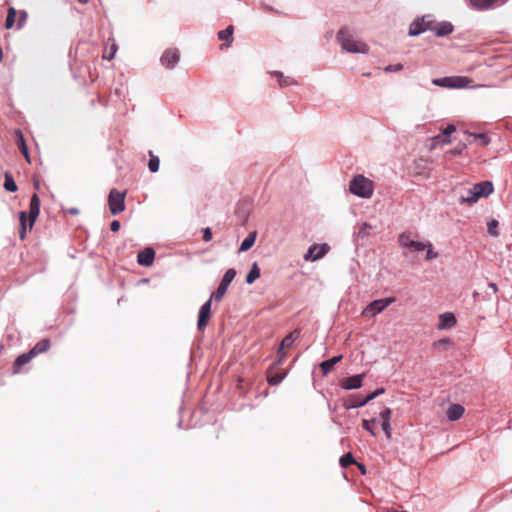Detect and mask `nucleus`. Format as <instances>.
I'll list each match as a JSON object with an SVG mask.
<instances>
[{"instance_id": "nucleus-44", "label": "nucleus", "mask_w": 512, "mask_h": 512, "mask_svg": "<svg viewBox=\"0 0 512 512\" xmlns=\"http://www.w3.org/2000/svg\"><path fill=\"white\" fill-rule=\"evenodd\" d=\"M28 18V13L26 11H20L19 20H18V28H22Z\"/></svg>"}, {"instance_id": "nucleus-32", "label": "nucleus", "mask_w": 512, "mask_h": 512, "mask_svg": "<svg viewBox=\"0 0 512 512\" xmlns=\"http://www.w3.org/2000/svg\"><path fill=\"white\" fill-rule=\"evenodd\" d=\"M339 462H340L341 467H343V468H346V467H348L349 465H351V464H355V463H356V461H355V459H354V457H353L352 453H350V452H349V453L344 454V455L340 458V461H339Z\"/></svg>"}, {"instance_id": "nucleus-2", "label": "nucleus", "mask_w": 512, "mask_h": 512, "mask_svg": "<svg viewBox=\"0 0 512 512\" xmlns=\"http://www.w3.org/2000/svg\"><path fill=\"white\" fill-rule=\"evenodd\" d=\"M352 194L361 198H371L374 192L373 182L362 174L353 177L349 184Z\"/></svg>"}, {"instance_id": "nucleus-5", "label": "nucleus", "mask_w": 512, "mask_h": 512, "mask_svg": "<svg viewBox=\"0 0 512 512\" xmlns=\"http://www.w3.org/2000/svg\"><path fill=\"white\" fill-rule=\"evenodd\" d=\"M395 302L394 297H388L383 299H378L372 301L370 304H368L364 310L362 311L363 316H375L379 313H381L385 308H387L390 304Z\"/></svg>"}, {"instance_id": "nucleus-12", "label": "nucleus", "mask_w": 512, "mask_h": 512, "mask_svg": "<svg viewBox=\"0 0 512 512\" xmlns=\"http://www.w3.org/2000/svg\"><path fill=\"white\" fill-rule=\"evenodd\" d=\"M328 251L327 244H323L321 246H318L316 244L309 247L307 253L304 256V259L306 261H316L320 258H322Z\"/></svg>"}, {"instance_id": "nucleus-42", "label": "nucleus", "mask_w": 512, "mask_h": 512, "mask_svg": "<svg viewBox=\"0 0 512 512\" xmlns=\"http://www.w3.org/2000/svg\"><path fill=\"white\" fill-rule=\"evenodd\" d=\"M426 245H427L426 260H432V259L436 258L438 256V253L433 251L431 243H428Z\"/></svg>"}, {"instance_id": "nucleus-46", "label": "nucleus", "mask_w": 512, "mask_h": 512, "mask_svg": "<svg viewBox=\"0 0 512 512\" xmlns=\"http://www.w3.org/2000/svg\"><path fill=\"white\" fill-rule=\"evenodd\" d=\"M465 148H466V144H465V143H459V144L457 145V147H456L455 149H453V150L449 151V153L454 154V155H456V154H461V153H462V151H463Z\"/></svg>"}, {"instance_id": "nucleus-55", "label": "nucleus", "mask_w": 512, "mask_h": 512, "mask_svg": "<svg viewBox=\"0 0 512 512\" xmlns=\"http://www.w3.org/2000/svg\"><path fill=\"white\" fill-rule=\"evenodd\" d=\"M489 287L496 293L498 291V287L495 283L490 282Z\"/></svg>"}, {"instance_id": "nucleus-52", "label": "nucleus", "mask_w": 512, "mask_h": 512, "mask_svg": "<svg viewBox=\"0 0 512 512\" xmlns=\"http://www.w3.org/2000/svg\"><path fill=\"white\" fill-rule=\"evenodd\" d=\"M66 212L71 214V215H77L79 214V209L78 208H68L66 209Z\"/></svg>"}, {"instance_id": "nucleus-37", "label": "nucleus", "mask_w": 512, "mask_h": 512, "mask_svg": "<svg viewBox=\"0 0 512 512\" xmlns=\"http://www.w3.org/2000/svg\"><path fill=\"white\" fill-rule=\"evenodd\" d=\"M498 221L497 220H491L489 223H488V232L490 235L494 236V237H497L499 235V232L497 230L498 228Z\"/></svg>"}, {"instance_id": "nucleus-34", "label": "nucleus", "mask_w": 512, "mask_h": 512, "mask_svg": "<svg viewBox=\"0 0 512 512\" xmlns=\"http://www.w3.org/2000/svg\"><path fill=\"white\" fill-rule=\"evenodd\" d=\"M451 81H452V76L451 77H444V78L434 79L432 81V83L434 85H436V86L445 87V88H451Z\"/></svg>"}, {"instance_id": "nucleus-40", "label": "nucleus", "mask_w": 512, "mask_h": 512, "mask_svg": "<svg viewBox=\"0 0 512 512\" xmlns=\"http://www.w3.org/2000/svg\"><path fill=\"white\" fill-rule=\"evenodd\" d=\"M427 247V245L423 242H419V241H414L412 243V245L409 247V249L413 250V251H423L425 250Z\"/></svg>"}, {"instance_id": "nucleus-27", "label": "nucleus", "mask_w": 512, "mask_h": 512, "mask_svg": "<svg viewBox=\"0 0 512 512\" xmlns=\"http://www.w3.org/2000/svg\"><path fill=\"white\" fill-rule=\"evenodd\" d=\"M16 16H17V11L14 7H10L8 9V12H7V17H6V21H5V28L6 29H11L13 28L14 24H15V19H16Z\"/></svg>"}, {"instance_id": "nucleus-49", "label": "nucleus", "mask_w": 512, "mask_h": 512, "mask_svg": "<svg viewBox=\"0 0 512 512\" xmlns=\"http://www.w3.org/2000/svg\"><path fill=\"white\" fill-rule=\"evenodd\" d=\"M456 130L455 126L454 125H448L444 130H443V134L445 136H449L450 134H452L454 131Z\"/></svg>"}, {"instance_id": "nucleus-57", "label": "nucleus", "mask_w": 512, "mask_h": 512, "mask_svg": "<svg viewBox=\"0 0 512 512\" xmlns=\"http://www.w3.org/2000/svg\"><path fill=\"white\" fill-rule=\"evenodd\" d=\"M88 0H79L81 3H87Z\"/></svg>"}, {"instance_id": "nucleus-45", "label": "nucleus", "mask_w": 512, "mask_h": 512, "mask_svg": "<svg viewBox=\"0 0 512 512\" xmlns=\"http://www.w3.org/2000/svg\"><path fill=\"white\" fill-rule=\"evenodd\" d=\"M403 66L402 64H395V65H388L385 67V72H397L402 70Z\"/></svg>"}, {"instance_id": "nucleus-54", "label": "nucleus", "mask_w": 512, "mask_h": 512, "mask_svg": "<svg viewBox=\"0 0 512 512\" xmlns=\"http://www.w3.org/2000/svg\"><path fill=\"white\" fill-rule=\"evenodd\" d=\"M384 391H385V390H384V388H378V389H376V390L373 392V394H374V396H375V397H377V396H379L380 394H383V393H384Z\"/></svg>"}, {"instance_id": "nucleus-7", "label": "nucleus", "mask_w": 512, "mask_h": 512, "mask_svg": "<svg viewBox=\"0 0 512 512\" xmlns=\"http://www.w3.org/2000/svg\"><path fill=\"white\" fill-rule=\"evenodd\" d=\"M431 27H432V20L430 19L429 16L417 18L410 25L409 35L410 36L420 35L421 33L425 32L427 30L431 31Z\"/></svg>"}, {"instance_id": "nucleus-9", "label": "nucleus", "mask_w": 512, "mask_h": 512, "mask_svg": "<svg viewBox=\"0 0 512 512\" xmlns=\"http://www.w3.org/2000/svg\"><path fill=\"white\" fill-rule=\"evenodd\" d=\"M179 60H180V53H179L178 49H176V48L167 49L161 57L162 65H164L166 68H169V69L174 68L175 65L179 62Z\"/></svg>"}, {"instance_id": "nucleus-23", "label": "nucleus", "mask_w": 512, "mask_h": 512, "mask_svg": "<svg viewBox=\"0 0 512 512\" xmlns=\"http://www.w3.org/2000/svg\"><path fill=\"white\" fill-rule=\"evenodd\" d=\"M471 79L464 76H452L451 88H466L470 85Z\"/></svg>"}, {"instance_id": "nucleus-43", "label": "nucleus", "mask_w": 512, "mask_h": 512, "mask_svg": "<svg viewBox=\"0 0 512 512\" xmlns=\"http://www.w3.org/2000/svg\"><path fill=\"white\" fill-rule=\"evenodd\" d=\"M392 415V410L390 408H385L380 412V417L382 421H390Z\"/></svg>"}, {"instance_id": "nucleus-8", "label": "nucleus", "mask_w": 512, "mask_h": 512, "mask_svg": "<svg viewBox=\"0 0 512 512\" xmlns=\"http://www.w3.org/2000/svg\"><path fill=\"white\" fill-rule=\"evenodd\" d=\"M212 300L213 299L210 298L200 308L197 323L198 330L200 331L204 330L210 321Z\"/></svg>"}, {"instance_id": "nucleus-33", "label": "nucleus", "mask_w": 512, "mask_h": 512, "mask_svg": "<svg viewBox=\"0 0 512 512\" xmlns=\"http://www.w3.org/2000/svg\"><path fill=\"white\" fill-rule=\"evenodd\" d=\"M414 241L410 233H403L399 236V243L403 247L409 248Z\"/></svg>"}, {"instance_id": "nucleus-14", "label": "nucleus", "mask_w": 512, "mask_h": 512, "mask_svg": "<svg viewBox=\"0 0 512 512\" xmlns=\"http://www.w3.org/2000/svg\"><path fill=\"white\" fill-rule=\"evenodd\" d=\"M34 358L33 352H27L19 355L13 362L12 365V374L16 375L19 374L21 371V368L28 364L32 359Z\"/></svg>"}, {"instance_id": "nucleus-13", "label": "nucleus", "mask_w": 512, "mask_h": 512, "mask_svg": "<svg viewBox=\"0 0 512 512\" xmlns=\"http://www.w3.org/2000/svg\"><path fill=\"white\" fill-rule=\"evenodd\" d=\"M155 259V251L151 247H146L144 250L138 253L137 261L139 265L144 267H150Z\"/></svg>"}, {"instance_id": "nucleus-53", "label": "nucleus", "mask_w": 512, "mask_h": 512, "mask_svg": "<svg viewBox=\"0 0 512 512\" xmlns=\"http://www.w3.org/2000/svg\"><path fill=\"white\" fill-rule=\"evenodd\" d=\"M355 464L357 465L358 469L361 471L362 474H366V468L363 464L357 462Z\"/></svg>"}, {"instance_id": "nucleus-29", "label": "nucleus", "mask_w": 512, "mask_h": 512, "mask_svg": "<svg viewBox=\"0 0 512 512\" xmlns=\"http://www.w3.org/2000/svg\"><path fill=\"white\" fill-rule=\"evenodd\" d=\"M150 160L148 163V168L151 172L155 173L159 170L160 160L157 156L153 154L152 151H149Z\"/></svg>"}, {"instance_id": "nucleus-26", "label": "nucleus", "mask_w": 512, "mask_h": 512, "mask_svg": "<svg viewBox=\"0 0 512 512\" xmlns=\"http://www.w3.org/2000/svg\"><path fill=\"white\" fill-rule=\"evenodd\" d=\"M260 277V269L258 267V264L255 262L253 263L251 270L249 271L248 275L246 276V282L248 284L254 283L258 278Z\"/></svg>"}, {"instance_id": "nucleus-19", "label": "nucleus", "mask_w": 512, "mask_h": 512, "mask_svg": "<svg viewBox=\"0 0 512 512\" xmlns=\"http://www.w3.org/2000/svg\"><path fill=\"white\" fill-rule=\"evenodd\" d=\"M464 412L465 409L462 405L452 404L448 407L446 415L450 421H457L463 416Z\"/></svg>"}, {"instance_id": "nucleus-21", "label": "nucleus", "mask_w": 512, "mask_h": 512, "mask_svg": "<svg viewBox=\"0 0 512 512\" xmlns=\"http://www.w3.org/2000/svg\"><path fill=\"white\" fill-rule=\"evenodd\" d=\"M341 359H342V355H338V356L332 357L331 359L323 361L320 364L323 374L324 375L328 374L333 369L334 365L337 364L338 362H340Z\"/></svg>"}, {"instance_id": "nucleus-10", "label": "nucleus", "mask_w": 512, "mask_h": 512, "mask_svg": "<svg viewBox=\"0 0 512 512\" xmlns=\"http://www.w3.org/2000/svg\"><path fill=\"white\" fill-rule=\"evenodd\" d=\"M298 336L299 331L295 330L284 337L278 350V360L276 364H280L283 361L284 357L286 356L284 350L290 348Z\"/></svg>"}, {"instance_id": "nucleus-38", "label": "nucleus", "mask_w": 512, "mask_h": 512, "mask_svg": "<svg viewBox=\"0 0 512 512\" xmlns=\"http://www.w3.org/2000/svg\"><path fill=\"white\" fill-rule=\"evenodd\" d=\"M375 423V419L372 420H363L362 421V427L368 431L371 435H375L374 429L372 428V424Z\"/></svg>"}, {"instance_id": "nucleus-47", "label": "nucleus", "mask_w": 512, "mask_h": 512, "mask_svg": "<svg viewBox=\"0 0 512 512\" xmlns=\"http://www.w3.org/2000/svg\"><path fill=\"white\" fill-rule=\"evenodd\" d=\"M203 240L205 242H209L212 240V231L208 227L203 230Z\"/></svg>"}, {"instance_id": "nucleus-24", "label": "nucleus", "mask_w": 512, "mask_h": 512, "mask_svg": "<svg viewBox=\"0 0 512 512\" xmlns=\"http://www.w3.org/2000/svg\"><path fill=\"white\" fill-rule=\"evenodd\" d=\"M456 324L455 316L452 313L440 315V328H450Z\"/></svg>"}, {"instance_id": "nucleus-4", "label": "nucleus", "mask_w": 512, "mask_h": 512, "mask_svg": "<svg viewBox=\"0 0 512 512\" xmlns=\"http://www.w3.org/2000/svg\"><path fill=\"white\" fill-rule=\"evenodd\" d=\"M125 192L112 189L108 196L109 210L112 215H118L125 209Z\"/></svg>"}, {"instance_id": "nucleus-35", "label": "nucleus", "mask_w": 512, "mask_h": 512, "mask_svg": "<svg viewBox=\"0 0 512 512\" xmlns=\"http://www.w3.org/2000/svg\"><path fill=\"white\" fill-rule=\"evenodd\" d=\"M374 398H376V397L374 396V394H373V393H371V394H369L368 396H366L365 398H363L361 401L351 403L350 405H347L346 407H347V408H358V407H362V406H364L366 403H368L369 401L373 400Z\"/></svg>"}, {"instance_id": "nucleus-17", "label": "nucleus", "mask_w": 512, "mask_h": 512, "mask_svg": "<svg viewBox=\"0 0 512 512\" xmlns=\"http://www.w3.org/2000/svg\"><path fill=\"white\" fill-rule=\"evenodd\" d=\"M365 374H358L353 375L351 377H348L344 379L341 383L342 388L351 390V389H358L362 386V380L364 378Z\"/></svg>"}, {"instance_id": "nucleus-36", "label": "nucleus", "mask_w": 512, "mask_h": 512, "mask_svg": "<svg viewBox=\"0 0 512 512\" xmlns=\"http://www.w3.org/2000/svg\"><path fill=\"white\" fill-rule=\"evenodd\" d=\"M468 135L469 137H473L474 140H477L481 146H487L489 144V138L485 134L469 133Z\"/></svg>"}, {"instance_id": "nucleus-30", "label": "nucleus", "mask_w": 512, "mask_h": 512, "mask_svg": "<svg viewBox=\"0 0 512 512\" xmlns=\"http://www.w3.org/2000/svg\"><path fill=\"white\" fill-rule=\"evenodd\" d=\"M273 75L278 78L281 87H286L295 83L290 77H284L281 72L275 71L273 72Z\"/></svg>"}, {"instance_id": "nucleus-6", "label": "nucleus", "mask_w": 512, "mask_h": 512, "mask_svg": "<svg viewBox=\"0 0 512 512\" xmlns=\"http://www.w3.org/2000/svg\"><path fill=\"white\" fill-rule=\"evenodd\" d=\"M235 276H236V270L233 268L228 269L225 272L217 290L214 293H212L210 298L214 299L215 301H220L222 299V297L225 295V293L227 292V289H228L230 283L234 280Z\"/></svg>"}, {"instance_id": "nucleus-15", "label": "nucleus", "mask_w": 512, "mask_h": 512, "mask_svg": "<svg viewBox=\"0 0 512 512\" xmlns=\"http://www.w3.org/2000/svg\"><path fill=\"white\" fill-rule=\"evenodd\" d=\"M431 31L438 37L446 36L453 32V25L450 22L436 23L432 20Z\"/></svg>"}, {"instance_id": "nucleus-50", "label": "nucleus", "mask_w": 512, "mask_h": 512, "mask_svg": "<svg viewBox=\"0 0 512 512\" xmlns=\"http://www.w3.org/2000/svg\"><path fill=\"white\" fill-rule=\"evenodd\" d=\"M437 140H441L444 144H449L451 140L448 138V136H445L444 134L438 135L436 137Z\"/></svg>"}, {"instance_id": "nucleus-28", "label": "nucleus", "mask_w": 512, "mask_h": 512, "mask_svg": "<svg viewBox=\"0 0 512 512\" xmlns=\"http://www.w3.org/2000/svg\"><path fill=\"white\" fill-rule=\"evenodd\" d=\"M4 188L9 192H15L18 189L13 176L8 172L5 173Z\"/></svg>"}, {"instance_id": "nucleus-51", "label": "nucleus", "mask_w": 512, "mask_h": 512, "mask_svg": "<svg viewBox=\"0 0 512 512\" xmlns=\"http://www.w3.org/2000/svg\"><path fill=\"white\" fill-rule=\"evenodd\" d=\"M371 229V225H369L368 223H364L360 229V234H366L368 232V230Z\"/></svg>"}, {"instance_id": "nucleus-56", "label": "nucleus", "mask_w": 512, "mask_h": 512, "mask_svg": "<svg viewBox=\"0 0 512 512\" xmlns=\"http://www.w3.org/2000/svg\"><path fill=\"white\" fill-rule=\"evenodd\" d=\"M362 399H363V398H361L360 396H356V397H354V399H353V402H352V403H354V402H359V401H361Z\"/></svg>"}, {"instance_id": "nucleus-18", "label": "nucleus", "mask_w": 512, "mask_h": 512, "mask_svg": "<svg viewBox=\"0 0 512 512\" xmlns=\"http://www.w3.org/2000/svg\"><path fill=\"white\" fill-rule=\"evenodd\" d=\"M233 32L234 27L232 25H229L226 29L218 32L219 40L224 42L220 46L221 49H223L224 47H230L231 43L233 42Z\"/></svg>"}, {"instance_id": "nucleus-22", "label": "nucleus", "mask_w": 512, "mask_h": 512, "mask_svg": "<svg viewBox=\"0 0 512 512\" xmlns=\"http://www.w3.org/2000/svg\"><path fill=\"white\" fill-rule=\"evenodd\" d=\"M49 348L50 340L42 339L30 350V352H33V356L36 357L37 355L48 351Z\"/></svg>"}, {"instance_id": "nucleus-11", "label": "nucleus", "mask_w": 512, "mask_h": 512, "mask_svg": "<svg viewBox=\"0 0 512 512\" xmlns=\"http://www.w3.org/2000/svg\"><path fill=\"white\" fill-rule=\"evenodd\" d=\"M473 191L472 199L478 200L481 197H487L493 191V186L490 182H480L473 186L471 189Z\"/></svg>"}, {"instance_id": "nucleus-39", "label": "nucleus", "mask_w": 512, "mask_h": 512, "mask_svg": "<svg viewBox=\"0 0 512 512\" xmlns=\"http://www.w3.org/2000/svg\"><path fill=\"white\" fill-rule=\"evenodd\" d=\"M472 195H473V191L470 189L467 191L466 195L461 196L460 201L462 203H469V204L477 202L478 200L472 199Z\"/></svg>"}, {"instance_id": "nucleus-1", "label": "nucleus", "mask_w": 512, "mask_h": 512, "mask_svg": "<svg viewBox=\"0 0 512 512\" xmlns=\"http://www.w3.org/2000/svg\"><path fill=\"white\" fill-rule=\"evenodd\" d=\"M40 213V199L37 194H33L29 204V225L27 226V213L21 211L19 213V237L23 241L26 238L27 229L32 230Z\"/></svg>"}, {"instance_id": "nucleus-16", "label": "nucleus", "mask_w": 512, "mask_h": 512, "mask_svg": "<svg viewBox=\"0 0 512 512\" xmlns=\"http://www.w3.org/2000/svg\"><path fill=\"white\" fill-rule=\"evenodd\" d=\"M286 377L285 371H277L276 366L273 365L267 370V381L270 385H277Z\"/></svg>"}, {"instance_id": "nucleus-3", "label": "nucleus", "mask_w": 512, "mask_h": 512, "mask_svg": "<svg viewBox=\"0 0 512 512\" xmlns=\"http://www.w3.org/2000/svg\"><path fill=\"white\" fill-rule=\"evenodd\" d=\"M337 39L342 48L351 53H367L368 46L362 41L355 40L346 28L339 30Z\"/></svg>"}, {"instance_id": "nucleus-25", "label": "nucleus", "mask_w": 512, "mask_h": 512, "mask_svg": "<svg viewBox=\"0 0 512 512\" xmlns=\"http://www.w3.org/2000/svg\"><path fill=\"white\" fill-rule=\"evenodd\" d=\"M256 240V232L250 233L241 243L239 248L240 252H244L249 250L255 243Z\"/></svg>"}, {"instance_id": "nucleus-48", "label": "nucleus", "mask_w": 512, "mask_h": 512, "mask_svg": "<svg viewBox=\"0 0 512 512\" xmlns=\"http://www.w3.org/2000/svg\"><path fill=\"white\" fill-rule=\"evenodd\" d=\"M120 226H121V225H120V222H119L118 220H114V221H112V223L110 224V229H111V231H113V232H117V231H119Z\"/></svg>"}, {"instance_id": "nucleus-31", "label": "nucleus", "mask_w": 512, "mask_h": 512, "mask_svg": "<svg viewBox=\"0 0 512 512\" xmlns=\"http://www.w3.org/2000/svg\"><path fill=\"white\" fill-rule=\"evenodd\" d=\"M117 51V45L112 42V44L109 47H106L103 52V58L107 60H112L115 56V53Z\"/></svg>"}, {"instance_id": "nucleus-20", "label": "nucleus", "mask_w": 512, "mask_h": 512, "mask_svg": "<svg viewBox=\"0 0 512 512\" xmlns=\"http://www.w3.org/2000/svg\"><path fill=\"white\" fill-rule=\"evenodd\" d=\"M15 134L17 136L18 148L20 149L21 153L25 157L26 161L28 163H30V156H29L28 148H27L23 133L20 130H16Z\"/></svg>"}, {"instance_id": "nucleus-41", "label": "nucleus", "mask_w": 512, "mask_h": 512, "mask_svg": "<svg viewBox=\"0 0 512 512\" xmlns=\"http://www.w3.org/2000/svg\"><path fill=\"white\" fill-rule=\"evenodd\" d=\"M382 429H383L387 439H391L392 432H391L390 421H382Z\"/></svg>"}]
</instances>
